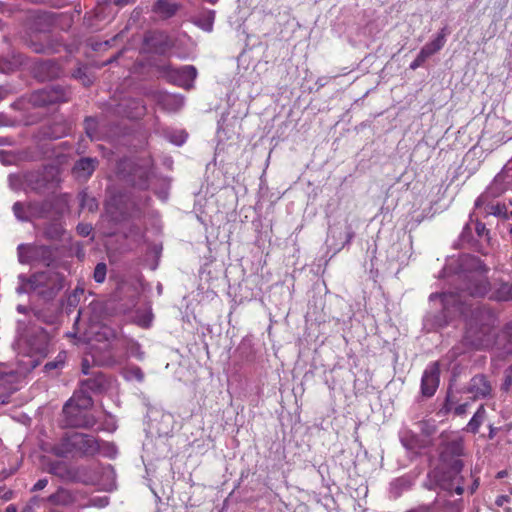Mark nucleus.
<instances>
[{"label":"nucleus","instance_id":"5","mask_svg":"<svg viewBox=\"0 0 512 512\" xmlns=\"http://www.w3.org/2000/svg\"><path fill=\"white\" fill-rule=\"evenodd\" d=\"M49 343L50 335L42 327L29 328L21 339L20 345L23 353L30 358H35L31 361V366L33 368L48 355Z\"/></svg>","mask_w":512,"mask_h":512},{"label":"nucleus","instance_id":"8","mask_svg":"<svg viewBox=\"0 0 512 512\" xmlns=\"http://www.w3.org/2000/svg\"><path fill=\"white\" fill-rule=\"evenodd\" d=\"M156 70L167 79L168 82L187 88L197 77V69L192 65L180 68L173 67L170 63L159 65Z\"/></svg>","mask_w":512,"mask_h":512},{"label":"nucleus","instance_id":"23","mask_svg":"<svg viewBox=\"0 0 512 512\" xmlns=\"http://www.w3.org/2000/svg\"><path fill=\"white\" fill-rule=\"evenodd\" d=\"M66 403H71V405L89 412L94 402L89 393L80 387Z\"/></svg>","mask_w":512,"mask_h":512},{"label":"nucleus","instance_id":"59","mask_svg":"<svg viewBox=\"0 0 512 512\" xmlns=\"http://www.w3.org/2000/svg\"><path fill=\"white\" fill-rule=\"evenodd\" d=\"M481 202H482V197H479L476 201V206H480Z\"/></svg>","mask_w":512,"mask_h":512},{"label":"nucleus","instance_id":"9","mask_svg":"<svg viewBox=\"0 0 512 512\" xmlns=\"http://www.w3.org/2000/svg\"><path fill=\"white\" fill-rule=\"evenodd\" d=\"M66 204L64 196L58 195L43 201H30L28 202V209L32 215V219H45L50 215L60 216Z\"/></svg>","mask_w":512,"mask_h":512},{"label":"nucleus","instance_id":"47","mask_svg":"<svg viewBox=\"0 0 512 512\" xmlns=\"http://www.w3.org/2000/svg\"><path fill=\"white\" fill-rule=\"evenodd\" d=\"M11 153L5 150H0V162L3 164H9L10 161L8 160L9 157H11Z\"/></svg>","mask_w":512,"mask_h":512},{"label":"nucleus","instance_id":"26","mask_svg":"<svg viewBox=\"0 0 512 512\" xmlns=\"http://www.w3.org/2000/svg\"><path fill=\"white\" fill-rule=\"evenodd\" d=\"M64 233V229L60 223H48L44 227L43 234L49 240H59Z\"/></svg>","mask_w":512,"mask_h":512},{"label":"nucleus","instance_id":"58","mask_svg":"<svg viewBox=\"0 0 512 512\" xmlns=\"http://www.w3.org/2000/svg\"><path fill=\"white\" fill-rule=\"evenodd\" d=\"M4 97H5V90L2 87H0V101L3 100Z\"/></svg>","mask_w":512,"mask_h":512},{"label":"nucleus","instance_id":"6","mask_svg":"<svg viewBox=\"0 0 512 512\" xmlns=\"http://www.w3.org/2000/svg\"><path fill=\"white\" fill-rule=\"evenodd\" d=\"M439 457L443 463L451 464L454 473H460L463 462L459 459L464 454V439L455 432H442L440 435Z\"/></svg>","mask_w":512,"mask_h":512},{"label":"nucleus","instance_id":"32","mask_svg":"<svg viewBox=\"0 0 512 512\" xmlns=\"http://www.w3.org/2000/svg\"><path fill=\"white\" fill-rule=\"evenodd\" d=\"M80 206L81 208H87L90 212H93L98 208L95 198L90 197L86 192H82L80 194Z\"/></svg>","mask_w":512,"mask_h":512},{"label":"nucleus","instance_id":"2","mask_svg":"<svg viewBox=\"0 0 512 512\" xmlns=\"http://www.w3.org/2000/svg\"><path fill=\"white\" fill-rule=\"evenodd\" d=\"M492 282L485 275L471 273L467 276L465 287L460 292H443L439 295L446 316H452L455 312L465 314V305L462 298L465 295L471 297L489 299Z\"/></svg>","mask_w":512,"mask_h":512},{"label":"nucleus","instance_id":"48","mask_svg":"<svg viewBox=\"0 0 512 512\" xmlns=\"http://www.w3.org/2000/svg\"><path fill=\"white\" fill-rule=\"evenodd\" d=\"M81 370H82V373H83V374H85V375H89L90 364H89L88 359L84 358V359L82 360V363H81Z\"/></svg>","mask_w":512,"mask_h":512},{"label":"nucleus","instance_id":"37","mask_svg":"<svg viewBox=\"0 0 512 512\" xmlns=\"http://www.w3.org/2000/svg\"><path fill=\"white\" fill-rule=\"evenodd\" d=\"M41 69L51 70L48 77H56L59 74V66L53 61H45L40 64Z\"/></svg>","mask_w":512,"mask_h":512},{"label":"nucleus","instance_id":"25","mask_svg":"<svg viewBox=\"0 0 512 512\" xmlns=\"http://www.w3.org/2000/svg\"><path fill=\"white\" fill-rule=\"evenodd\" d=\"M459 404L458 396L451 390L447 391L444 403L439 411L442 415L446 416L453 412L455 406Z\"/></svg>","mask_w":512,"mask_h":512},{"label":"nucleus","instance_id":"60","mask_svg":"<svg viewBox=\"0 0 512 512\" xmlns=\"http://www.w3.org/2000/svg\"><path fill=\"white\" fill-rule=\"evenodd\" d=\"M451 505H452V503H451V502H449V501H447V502H445V503L443 504V507H449V506H451Z\"/></svg>","mask_w":512,"mask_h":512},{"label":"nucleus","instance_id":"30","mask_svg":"<svg viewBox=\"0 0 512 512\" xmlns=\"http://www.w3.org/2000/svg\"><path fill=\"white\" fill-rule=\"evenodd\" d=\"M66 362V352H59L53 361H49L45 364V371L49 372L52 370L62 369Z\"/></svg>","mask_w":512,"mask_h":512},{"label":"nucleus","instance_id":"13","mask_svg":"<svg viewBox=\"0 0 512 512\" xmlns=\"http://www.w3.org/2000/svg\"><path fill=\"white\" fill-rule=\"evenodd\" d=\"M19 261L31 264L36 261L49 265L52 261V250L49 246L37 244H20L18 246Z\"/></svg>","mask_w":512,"mask_h":512},{"label":"nucleus","instance_id":"38","mask_svg":"<svg viewBox=\"0 0 512 512\" xmlns=\"http://www.w3.org/2000/svg\"><path fill=\"white\" fill-rule=\"evenodd\" d=\"M427 59L428 57L422 50H420L416 58L410 63V69L416 70L417 68L421 67Z\"/></svg>","mask_w":512,"mask_h":512},{"label":"nucleus","instance_id":"19","mask_svg":"<svg viewBox=\"0 0 512 512\" xmlns=\"http://www.w3.org/2000/svg\"><path fill=\"white\" fill-rule=\"evenodd\" d=\"M47 500L53 505L68 507L77 501V495L71 490L60 487Z\"/></svg>","mask_w":512,"mask_h":512},{"label":"nucleus","instance_id":"51","mask_svg":"<svg viewBox=\"0 0 512 512\" xmlns=\"http://www.w3.org/2000/svg\"><path fill=\"white\" fill-rule=\"evenodd\" d=\"M107 504H108V499L106 497L94 500V505H96L98 507H105Z\"/></svg>","mask_w":512,"mask_h":512},{"label":"nucleus","instance_id":"36","mask_svg":"<svg viewBox=\"0 0 512 512\" xmlns=\"http://www.w3.org/2000/svg\"><path fill=\"white\" fill-rule=\"evenodd\" d=\"M214 18L215 12L213 10H210L206 13V15L203 16V22H199V25L206 31H211L213 28ZM199 21H202V19H200Z\"/></svg>","mask_w":512,"mask_h":512},{"label":"nucleus","instance_id":"53","mask_svg":"<svg viewBox=\"0 0 512 512\" xmlns=\"http://www.w3.org/2000/svg\"><path fill=\"white\" fill-rule=\"evenodd\" d=\"M428 507L431 508L433 512H443L441 507L437 503H434L433 505Z\"/></svg>","mask_w":512,"mask_h":512},{"label":"nucleus","instance_id":"64","mask_svg":"<svg viewBox=\"0 0 512 512\" xmlns=\"http://www.w3.org/2000/svg\"><path fill=\"white\" fill-rule=\"evenodd\" d=\"M218 0H208L211 4H215Z\"/></svg>","mask_w":512,"mask_h":512},{"label":"nucleus","instance_id":"55","mask_svg":"<svg viewBox=\"0 0 512 512\" xmlns=\"http://www.w3.org/2000/svg\"><path fill=\"white\" fill-rule=\"evenodd\" d=\"M5 512H17V510L14 505H9L6 507Z\"/></svg>","mask_w":512,"mask_h":512},{"label":"nucleus","instance_id":"24","mask_svg":"<svg viewBox=\"0 0 512 512\" xmlns=\"http://www.w3.org/2000/svg\"><path fill=\"white\" fill-rule=\"evenodd\" d=\"M130 110L125 111L126 116L130 119H138L145 115L146 107L141 100H130L127 105Z\"/></svg>","mask_w":512,"mask_h":512},{"label":"nucleus","instance_id":"4","mask_svg":"<svg viewBox=\"0 0 512 512\" xmlns=\"http://www.w3.org/2000/svg\"><path fill=\"white\" fill-rule=\"evenodd\" d=\"M64 284L63 274L47 270L32 274L26 286L29 291L36 293L44 300H52L64 288Z\"/></svg>","mask_w":512,"mask_h":512},{"label":"nucleus","instance_id":"40","mask_svg":"<svg viewBox=\"0 0 512 512\" xmlns=\"http://www.w3.org/2000/svg\"><path fill=\"white\" fill-rule=\"evenodd\" d=\"M502 335L509 343V351H512V322L507 323L502 329Z\"/></svg>","mask_w":512,"mask_h":512},{"label":"nucleus","instance_id":"12","mask_svg":"<svg viewBox=\"0 0 512 512\" xmlns=\"http://www.w3.org/2000/svg\"><path fill=\"white\" fill-rule=\"evenodd\" d=\"M493 386L488 376L479 373L474 375L463 387V392L470 395L472 401L493 397Z\"/></svg>","mask_w":512,"mask_h":512},{"label":"nucleus","instance_id":"50","mask_svg":"<svg viewBox=\"0 0 512 512\" xmlns=\"http://www.w3.org/2000/svg\"><path fill=\"white\" fill-rule=\"evenodd\" d=\"M60 467H61V463L52 464L49 468V472L54 475L60 476L61 475V473L59 472Z\"/></svg>","mask_w":512,"mask_h":512},{"label":"nucleus","instance_id":"20","mask_svg":"<svg viewBox=\"0 0 512 512\" xmlns=\"http://www.w3.org/2000/svg\"><path fill=\"white\" fill-rule=\"evenodd\" d=\"M106 346L108 347L107 351L101 355L93 356L97 364L112 367L121 364L125 360L124 355L116 353L114 351L115 348L111 344H107Z\"/></svg>","mask_w":512,"mask_h":512},{"label":"nucleus","instance_id":"52","mask_svg":"<svg viewBox=\"0 0 512 512\" xmlns=\"http://www.w3.org/2000/svg\"><path fill=\"white\" fill-rule=\"evenodd\" d=\"M136 0H114V4L120 7L134 3Z\"/></svg>","mask_w":512,"mask_h":512},{"label":"nucleus","instance_id":"1","mask_svg":"<svg viewBox=\"0 0 512 512\" xmlns=\"http://www.w3.org/2000/svg\"><path fill=\"white\" fill-rule=\"evenodd\" d=\"M497 323L495 313L485 305H477L465 317L463 344L471 349L482 350L494 342Z\"/></svg>","mask_w":512,"mask_h":512},{"label":"nucleus","instance_id":"28","mask_svg":"<svg viewBox=\"0 0 512 512\" xmlns=\"http://www.w3.org/2000/svg\"><path fill=\"white\" fill-rule=\"evenodd\" d=\"M486 215H494L496 217L508 220V209L504 203H492L485 207Z\"/></svg>","mask_w":512,"mask_h":512},{"label":"nucleus","instance_id":"35","mask_svg":"<svg viewBox=\"0 0 512 512\" xmlns=\"http://www.w3.org/2000/svg\"><path fill=\"white\" fill-rule=\"evenodd\" d=\"M107 267L105 263H98L94 269L93 278L97 283H103L106 278Z\"/></svg>","mask_w":512,"mask_h":512},{"label":"nucleus","instance_id":"14","mask_svg":"<svg viewBox=\"0 0 512 512\" xmlns=\"http://www.w3.org/2000/svg\"><path fill=\"white\" fill-rule=\"evenodd\" d=\"M440 383V365L437 361L430 363L424 370L421 379V393L424 397H432Z\"/></svg>","mask_w":512,"mask_h":512},{"label":"nucleus","instance_id":"18","mask_svg":"<svg viewBox=\"0 0 512 512\" xmlns=\"http://www.w3.org/2000/svg\"><path fill=\"white\" fill-rule=\"evenodd\" d=\"M488 422V412L485 405L481 404L463 430L476 435L479 433L480 427Z\"/></svg>","mask_w":512,"mask_h":512},{"label":"nucleus","instance_id":"61","mask_svg":"<svg viewBox=\"0 0 512 512\" xmlns=\"http://www.w3.org/2000/svg\"><path fill=\"white\" fill-rule=\"evenodd\" d=\"M457 494H461L463 492V489L461 487H458L456 489Z\"/></svg>","mask_w":512,"mask_h":512},{"label":"nucleus","instance_id":"15","mask_svg":"<svg viewBox=\"0 0 512 512\" xmlns=\"http://www.w3.org/2000/svg\"><path fill=\"white\" fill-rule=\"evenodd\" d=\"M113 378L102 372L92 373L88 378L80 381V387L86 392L94 394L106 393L112 386Z\"/></svg>","mask_w":512,"mask_h":512},{"label":"nucleus","instance_id":"7","mask_svg":"<svg viewBox=\"0 0 512 512\" xmlns=\"http://www.w3.org/2000/svg\"><path fill=\"white\" fill-rule=\"evenodd\" d=\"M68 91L60 85L46 86L31 93L29 102L35 107H46L53 104L68 102Z\"/></svg>","mask_w":512,"mask_h":512},{"label":"nucleus","instance_id":"43","mask_svg":"<svg viewBox=\"0 0 512 512\" xmlns=\"http://www.w3.org/2000/svg\"><path fill=\"white\" fill-rule=\"evenodd\" d=\"M487 427H488V429H489V432H488L487 438H488L489 440H493V439L497 436V434L499 433L500 428H499V427H496V426L494 425V423H492V422H488V423H487Z\"/></svg>","mask_w":512,"mask_h":512},{"label":"nucleus","instance_id":"3","mask_svg":"<svg viewBox=\"0 0 512 512\" xmlns=\"http://www.w3.org/2000/svg\"><path fill=\"white\" fill-rule=\"evenodd\" d=\"M110 447L111 445L108 442H104L94 435L72 432L66 433L54 445L52 451L58 457H67L70 454L93 457L100 453L102 449Z\"/></svg>","mask_w":512,"mask_h":512},{"label":"nucleus","instance_id":"49","mask_svg":"<svg viewBox=\"0 0 512 512\" xmlns=\"http://www.w3.org/2000/svg\"><path fill=\"white\" fill-rule=\"evenodd\" d=\"M14 143V139L11 137H0V146H12Z\"/></svg>","mask_w":512,"mask_h":512},{"label":"nucleus","instance_id":"41","mask_svg":"<svg viewBox=\"0 0 512 512\" xmlns=\"http://www.w3.org/2000/svg\"><path fill=\"white\" fill-rule=\"evenodd\" d=\"M76 229L77 233L82 237H87L92 232V226L89 224H78Z\"/></svg>","mask_w":512,"mask_h":512},{"label":"nucleus","instance_id":"56","mask_svg":"<svg viewBox=\"0 0 512 512\" xmlns=\"http://www.w3.org/2000/svg\"><path fill=\"white\" fill-rule=\"evenodd\" d=\"M74 76H75L76 78H82V69H81V68H79V69L75 72Z\"/></svg>","mask_w":512,"mask_h":512},{"label":"nucleus","instance_id":"29","mask_svg":"<svg viewBox=\"0 0 512 512\" xmlns=\"http://www.w3.org/2000/svg\"><path fill=\"white\" fill-rule=\"evenodd\" d=\"M473 231L477 235V242L479 240H484L487 243L490 241V230L487 229L486 225L480 221L471 222Z\"/></svg>","mask_w":512,"mask_h":512},{"label":"nucleus","instance_id":"33","mask_svg":"<svg viewBox=\"0 0 512 512\" xmlns=\"http://www.w3.org/2000/svg\"><path fill=\"white\" fill-rule=\"evenodd\" d=\"M29 46L33 52L40 53V54H50V53H54V51H55L53 49L52 45L49 43L44 44V43H40V42H36V41H30Z\"/></svg>","mask_w":512,"mask_h":512},{"label":"nucleus","instance_id":"57","mask_svg":"<svg viewBox=\"0 0 512 512\" xmlns=\"http://www.w3.org/2000/svg\"><path fill=\"white\" fill-rule=\"evenodd\" d=\"M6 117L3 114H0V126L5 125Z\"/></svg>","mask_w":512,"mask_h":512},{"label":"nucleus","instance_id":"46","mask_svg":"<svg viewBox=\"0 0 512 512\" xmlns=\"http://www.w3.org/2000/svg\"><path fill=\"white\" fill-rule=\"evenodd\" d=\"M354 236H355L354 231L352 230L351 226H348L347 232H346V239H345L342 247L349 245L351 243L352 239L354 238Z\"/></svg>","mask_w":512,"mask_h":512},{"label":"nucleus","instance_id":"62","mask_svg":"<svg viewBox=\"0 0 512 512\" xmlns=\"http://www.w3.org/2000/svg\"><path fill=\"white\" fill-rule=\"evenodd\" d=\"M83 83H84V85H89L90 84V80L87 79V81H86V78H85V79H83Z\"/></svg>","mask_w":512,"mask_h":512},{"label":"nucleus","instance_id":"39","mask_svg":"<svg viewBox=\"0 0 512 512\" xmlns=\"http://www.w3.org/2000/svg\"><path fill=\"white\" fill-rule=\"evenodd\" d=\"M85 129L87 135L92 139L96 131V120L92 117H87L85 119Z\"/></svg>","mask_w":512,"mask_h":512},{"label":"nucleus","instance_id":"44","mask_svg":"<svg viewBox=\"0 0 512 512\" xmlns=\"http://www.w3.org/2000/svg\"><path fill=\"white\" fill-rule=\"evenodd\" d=\"M47 484H48V479L41 478L34 484V486L32 487V491L37 492V491L43 490L47 486Z\"/></svg>","mask_w":512,"mask_h":512},{"label":"nucleus","instance_id":"11","mask_svg":"<svg viewBox=\"0 0 512 512\" xmlns=\"http://www.w3.org/2000/svg\"><path fill=\"white\" fill-rule=\"evenodd\" d=\"M143 47L149 53L164 56L175 47V40L165 31H149L144 35Z\"/></svg>","mask_w":512,"mask_h":512},{"label":"nucleus","instance_id":"10","mask_svg":"<svg viewBox=\"0 0 512 512\" xmlns=\"http://www.w3.org/2000/svg\"><path fill=\"white\" fill-rule=\"evenodd\" d=\"M62 414L66 427L91 429L97 423L94 415L84 409L71 405V403L64 404Z\"/></svg>","mask_w":512,"mask_h":512},{"label":"nucleus","instance_id":"21","mask_svg":"<svg viewBox=\"0 0 512 512\" xmlns=\"http://www.w3.org/2000/svg\"><path fill=\"white\" fill-rule=\"evenodd\" d=\"M449 34L448 27H443L436 37L430 41L429 43L425 44L421 50L424 52V54L429 58L432 55L438 53L446 44V36Z\"/></svg>","mask_w":512,"mask_h":512},{"label":"nucleus","instance_id":"42","mask_svg":"<svg viewBox=\"0 0 512 512\" xmlns=\"http://www.w3.org/2000/svg\"><path fill=\"white\" fill-rule=\"evenodd\" d=\"M468 407H469V403L468 402L459 403L457 406H455V408H454L452 413L455 416H464L467 413Z\"/></svg>","mask_w":512,"mask_h":512},{"label":"nucleus","instance_id":"16","mask_svg":"<svg viewBox=\"0 0 512 512\" xmlns=\"http://www.w3.org/2000/svg\"><path fill=\"white\" fill-rule=\"evenodd\" d=\"M99 161L97 158L83 157L77 160L72 168V175L78 181H87L96 170Z\"/></svg>","mask_w":512,"mask_h":512},{"label":"nucleus","instance_id":"63","mask_svg":"<svg viewBox=\"0 0 512 512\" xmlns=\"http://www.w3.org/2000/svg\"><path fill=\"white\" fill-rule=\"evenodd\" d=\"M512 218V211H508V220Z\"/></svg>","mask_w":512,"mask_h":512},{"label":"nucleus","instance_id":"45","mask_svg":"<svg viewBox=\"0 0 512 512\" xmlns=\"http://www.w3.org/2000/svg\"><path fill=\"white\" fill-rule=\"evenodd\" d=\"M10 376L7 374L0 373V392L7 389V385L10 384Z\"/></svg>","mask_w":512,"mask_h":512},{"label":"nucleus","instance_id":"22","mask_svg":"<svg viewBox=\"0 0 512 512\" xmlns=\"http://www.w3.org/2000/svg\"><path fill=\"white\" fill-rule=\"evenodd\" d=\"M180 6L177 3L169 2L168 0H157L152 6V11L159 14L162 18L168 19L173 17Z\"/></svg>","mask_w":512,"mask_h":512},{"label":"nucleus","instance_id":"54","mask_svg":"<svg viewBox=\"0 0 512 512\" xmlns=\"http://www.w3.org/2000/svg\"><path fill=\"white\" fill-rule=\"evenodd\" d=\"M12 491H6L1 497L4 499V500H10L12 498Z\"/></svg>","mask_w":512,"mask_h":512},{"label":"nucleus","instance_id":"34","mask_svg":"<svg viewBox=\"0 0 512 512\" xmlns=\"http://www.w3.org/2000/svg\"><path fill=\"white\" fill-rule=\"evenodd\" d=\"M126 377L128 379H135L138 382H143L145 375L139 366L132 365L126 369Z\"/></svg>","mask_w":512,"mask_h":512},{"label":"nucleus","instance_id":"27","mask_svg":"<svg viewBox=\"0 0 512 512\" xmlns=\"http://www.w3.org/2000/svg\"><path fill=\"white\" fill-rule=\"evenodd\" d=\"M15 217L22 222H29L32 220V215L28 209V203L15 202L12 206Z\"/></svg>","mask_w":512,"mask_h":512},{"label":"nucleus","instance_id":"17","mask_svg":"<svg viewBox=\"0 0 512 512\" xmlns=\"http://www.w3.org/2000/svg\"><path fill=\"white\" fill-rule=\"evenodd\" d=\"M489 300L495 302L512 301V281L496 279L492 282Z\"/></svg>","mask_w":512,"mask_h":512},{"label":"nucleus","instance_id":"31","mask_svg":"<svg viewBox=\"0 0 512 512\" xmlns=\"http://www.w3.org/2000/svg\"><path fill=\"white\" fill-rule=\"evenodd\" d=\"M460 239L464 244H469L471 247L476 246L477 240L473 236V228L471 223L465 225L462 230Z\"/></svg>","mask_w":512,"mask_h":512}]
</instances>
